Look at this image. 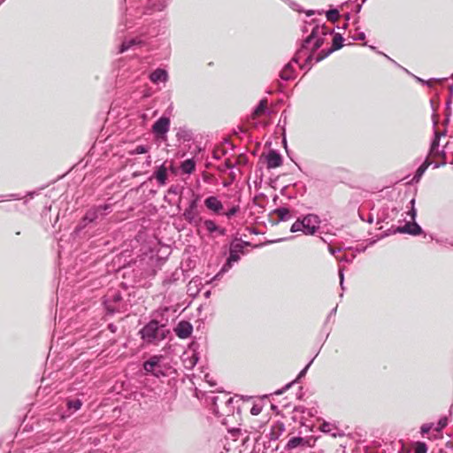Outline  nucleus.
<instances>
[{
	"label": "nucleus",
	"mask_w": 453,
	"mask_h": 453,
	"mask_svg": "<svg viewBox=\"0 0 453 453\" xmlns=\"http://www.w3.org/2000/svg\"><path fill=\"white\" fill-rule=\"evenodd\" d=\"M411 205V211H409V215L411 216V220H415L416 219V216H417V211H416V209L414 207L415 205V199H411V201L410 202Z\"/></svg>",
	"instance_id": "obj_40"
},
{
	"label": "nucleus",
	"mask_w": 453,
	"mask_h": 453,
	"mask_svg": "<svg viewBox=\"0 0 453 453\" xmlns=\"http://www.w3.org/2000/svg\"><path fill=\"white\" fill-rule=\"evenodd\" d=\"M177 136L183 139L184 141L191 140V133L186 129H180V131L177 133Z\"/></svg>",
	"instance_id": "obj_36"
},
{
	"label": "nucleus",
	"mask_w": 453,
	"mask_h": 453,
	"mask_svg": "<svg viewBox=\"0 0 453 453\" xmlns=\"http://www.w3.org/2000/svg\"><path fill=\"white\" fill-rule=\"evenodd\" d=\"M138 43H140V42H137L135 39H130L127 41H124L120 45L119 53H123V52L128 50L133 46H134Z\"/></svg>",
	"instance_id": "obj_30"
},
{
	"label": "nucleus",
	"mask_w": 453,
	"mask_h": 453,
	"mask_svg": "<svg viewBox=\"0 0 453 453\" xmlns=\"http://www.w3.org/2000/svg\"><path fill=\"white\" fill-rule=\"evenodd\" d=\"M298 62H299V60L297 62H296L292 59L289 63H288L283 67V69L281 70V72L280 73V78L284 81H290V80L294 79L296 77V75H295V69L293 67V63L297 64Z\"/></svg>",
	"instance_id": "obj_15"
},
{
	"label": "nucleus",
	"mask_w": 453,
	"mask_h": 453,
	"mask_svg": "<svg viewBox=\"0 0 453 453\" xmlns=\"http://www.w3.org/2000/svg\"><path fill=\"white\" fill-rule=\"evenodd\" d=\"M396 232L401 234H409L411 235H418L422 234L423 230L421 226L413 220L412 222H407L403 226H398Z\"/></svg>",
	"instance_id": "obj_9"
},
{
	"label": "nucleus",
	"mask_w": 453,
	"mask_h": 453,
	"mask_svg": "<svg viewBox=\"0 0 453 453\" xmlns=\"http://www.w3.org/2000/svg\"><path fill=\"white\" fill-rule=\"evenodd\" d=\"M365 250H366V247H363V248H358V249H357V251H358V252H364Z\"/></svg>",
	"instance_id": "obj_56"
},
{
	"label": "nucleus",
	"mask_w": 453,
	"mask_h": 453,
	"mask_svg": "<svg viewBox=\"0 0 453 453\" xmlns=\"http://www.w3.org/2000/svg\"><path fill=\"white\" fill-rule=\"evenodd\" d=\"M285 431V426L283 423L278 422L275 425H273L271 428V432L269 434V438L272 441H276L280 438V436L283 434Z\"/></svg>",
	"instance_id": "obj_21"
},
{
	"label": "nucleus",
	"mask_w": 453,
	"mask_h": 453,
	"mask_svg": "<svg viewBox=\"0 0 453 453\" xmlns=\"http://www.w3.org/2000/svg\"><path fill=\"white\" fill-rule=\"evenodd\" d=\"M168 79V73L165 70L157 68L150 75V80L153 83L165 82Z\"/></svg>",
	"instance_id": "obj_17"
},
{
	"label": "nucleus",
	"mask_w": 453,
	"mask_h": 453,
	"mask_svg": "<svg viewBox=\"0 0 453 453\" xmlns=\"http://www.w3.org/2000/svg\"><path fill=\"white\" fill-rule=\"evenodd\" d=\"M450 104H451V100H450V99H449V100L447 101V104H446V105H447V110H448L449 111H450Z\"/></svg>",
	"instance_id": "obj_54"
},
{
	"label": "nucleus",
	"mask_w": 453,
	"mask_h": 453,
	"mask_svg": "<svg viewBox=\"0 0 453 453\" xmlns=\"http://www.w3.org/2000/svg\"><path fill=\"white\" fill-rule=\"evenodd\" d=\"M310 365H311V363H310V364H308V365H306V366H305V367H304V368L300 372V373H299V375H298V377H299V378H300V377H303V376L306 373V372H307V370H308V368H309Z\"/></svg>",
	"instance_id": "obj_48"
},
{
	"label": "nucleus",
	"mask_w": 453,
	"mask_h": 453,
	"mask_svg": "<svg viewBox=\"0 0 453 453\" xmlns=\"http://www.w3.org/2000/svg\"><path fill=\"white\" fill-rule=\"evenodd\" d=\"M169 193L176 194L177 193L176 188H173V187L170 188Z\"/></svg>",
	"instance_id": "obj_55"
},
{
	"label": "nucleus",
	"mask_w": 453,
	"mask_h": 453,
	"mask_svg": "<svg viewBox=\"0 0 453 453\" xmlns=\"http://www.w3.org/2000/svg\"><path fill=\"white\" fill-rule=\"evenodd\" d=\"M235 261L234 260H230L229 257H227L226 259V262L224 264V265L222 266V268L220 269V271L211 279V281H213V280H219V278L226 272H228L232 266H233V264L234 263Z\"/></svg>",
	"instance_id": "obj_26"
},
{
	"label": "nucleus",
	"mask_w": 453,
	"mask_h": 453,
	"mask_svg": "<svg viewBox=\"0 0 453 453\" xmlns=\"http://www.w3.org/2000/svg\"><path fill=\"white\" fill-rule=\"evenodd\" d=\"M449 115H450V112H448L447 113V116H446V119H445V123H448L449 120Z\"/></svg>",
	"instance_id": "obj_58"
},
{
	"label": "nucleus",
	"mask_w": 453,
	"mask_h": 453,
	"mask_svg": "<svg viewBox=\"0 0 453 453\" xmlns=\"http://www.w3.org/2000/svg\"><path fill=\"white\" fill-rule=\"evenodd\" d=\"M338 259H339L340 261L350 262V260H349V259H348L346 256L342 257H339Z\"/></svg>",
	"instance_id": "obj_52"
},
{
	"label": "nucleus",
	"mask_w": 453,
	"mask_h": 453,
	"mask_svg": "<svg viewBox=\"0 0 453 453\" xmlns=\"http://www.w3.org/2000/svg\"><path fill=\"white\" fill-rule=\"evenodd\" d=\"M303 222V234L313 235L319 227L320 219L316 214H308L302 218Z\"/></svg>",
	"instance_id": "obj_4"
},
{
	"label": "nucleus",
	"mask_w": 453,
	"mask_h": 453,
	"mask_svg": "<svg viewBox=\"0 0 453 453\" xmlns=\"http://www.w3.org/2000/svg\"><path fill=\"white\" fill-rule=\"evenodd\" d=\"M444 135H445V131H443V132H439L437 130L434 131V137L431 143L430 153H434L435 150H437V148H439V144H440V138Z\"/></svg>",
	"instance_id": "obj_28"
},
{
	"label": "nucleus",
	"mask_w": 453,
	"mask_h": 453,
	"mask_svg": "<svg viewBox=\"0 0 453 453\" xmlns=\"http://www.w3.org/2000/svg\"><path fill=\"white\" fill-rule=\"evenodd\" d=\"M162 357L160 356H153L148 361L144 362L143 369L146 372H150L155 376L158 377L161 372V370H157L158 367V364Z\"/></svg>",
	"instance_id": "obj_11"
},
{
	"label": "nucleus",
	"mask_w": 453,
	"mask_h": 453,
	"mask_svg": "<svg viewBox=\"0 0 453 453\" xmlns=\"http://www.w3.org/2000/svg\"><path fill=\"white\" fill-rule=\"evenodd\" d=\"M321 241L324 242H327V241L326 239H324L323 237H320Z\"/></svg>",
	"instance_id": "obj_64"
},
{
	"label": "nucleus",
	"mask_w": 453,
	"mask_h": 453,
	"mask_svg": "<svg viewBox=\"0 0 453 453\" xmlns=\"http://www.w3.org/2000/svg\"><path fill=\"white\" fill-rule=\"evenodd\" d=\"M197 360H198L197 357L196 355H193V357L189 360L190 367H193L196 364Z\"/></svg>",
	"instance_id": "obj_46"
},
{
	"label": "nucleus",
	"mask_w": 453,
	"mask_h": 453,
	"mask_svg": "<svg viewBox=\"0 0 453 453\" xmlns=\"http://www.w3.org/2000/svg\"><path fill=\"white\" fill-rule=\"evenodd\" d=\"M266 109H267V100L266 99H262L259 102L258 105L254 110L253 116L254 117H258V116L264 114L265 112Z\"/></svg>",
	"instance_id": "obj_29"
},
{
	"label": "nucleus",
	"mask_w": 453,
	"mask_h": 453,
	"mask_svg": "<svg viewBox=\"0 0 453 453\" xmlns=\"http://www.w3.org/2000/svg\"><path fill=\"white\" fill-rule=\"evenodd\" d=\"M149 151V148L147 146H144V145H139L137 146L134 151L132 152V154H143V153H147Z\"/></svg>",
	"instance_id": "obj_39"
},
{
	"label": "nucleus",
	"mask_w": 453,
	"mask_h": 453,
	"mask_svg": "<svg viewBox=\"0 0 453 453\" xmlns=\"http://www.w3.org/2000/svg\"><path fill=\"white\" fill-rule=\"evenodd\" d=\"M434 427V423H426V424H423L420 427V432L421 434L424 435L427 433H429V431Z\"/></svg>",
	"instance_id": "obj_38"
},
{
	"label": "nucleus",
	"mask_w": 453,
	"mask_h": 453,
	"mask_svg": "<svg viewBox=\"0 0 453 453\" xmlns=\"http://www.w3.org/2000/svg\"><path fill=\"white\" fill-rule=\"evenodd\" d=\"M438 123V119H437V115L435 113L433 114V124H434V127H436Z\"/></svg>",
	"instance_id": "obj_51"
},
{
	"label": "nucleus",
	"mask_w": 453,
	"mask_h": 453,
	"mask_svg": "<svg viewBox=\"0 0 453 453\" xmlns=\"http://www.w3.org/2000/svg\"><path fill=\"white\" fill-rule=\"evenodd\" d=\"M361 8H362V4H358V5L357 6L356 12H359L361 11Z\"/></svg>",
	"instance_id": "obj_57"
},
{
	"label": "nucleus",
	"mask_w": 453,
	"mask_h": 453,
	"mask_svg": "<svg viewBox=\"0 0 453 453\" xmlns=\"http://www.w3.org/2000/svg\"><path fill=\"white\" fill-rule=\"evenodd\" d=\"M5 197H6V200H18V199H20V197H19V196L16 195V194H10V195L6 196Z\"/></svg>",
	"instance_id": "obj_45"
},
{
	"label": "nucleus",
	"mask_w": 453,
	"mask_h": 453,
	"mask_svg": "<svg viewBox=\"0 0 453 453\" xmlns=\"http://www.w3.org/2000/svg\"><path fill=\"white\" fill-rule=\"evenodd\" d=\"M145 2L144 4V9L147 12H162L164 11L167 4L169 0H143Z\"/></svg>",
	"instance_id": "obj_10"
},
{
	"label": "nucleus",
	"mask_w": 453,
	"mask_h": 453,
	"mask_svg": "<svg viewBox=\"0 0 453 453\" xmlns=\"http://www.w3.org/2000/svg\"><path fill=\"white\" fill-rule=\"evenodd\" d=\"M183 217L185 220H187L190 224L196 223L198 220H201V219L198 217V212L196 211L190 210L188 208L184 211Z\"/></svg>",
	"instance_id": "obj_22"
},
{
	"label": "nucleus",
	"mask_w": 453,
	"mask_h": 453,
	"mask_svg": "<svg viewBox=\"0 0 453 453\" xmlns=\"http://www.w3.org/2000/svg\"><path fill=\"white\" fill-rule=\"evenodd\" d=\"M343 38L340 34H335L333 38V45L328 50H322L316 58V62H319L328 57L334 51L342 47Z\"/></svg>",
	"instance_id": "obj_6"
},
{
	"label": "nucleus",
	"mask_w": 453,
	"mask_h": 453,
	"mask_svg": "<svg viewBox=\"0 0 453 453\" xmlns=\"http://www.w3.org/2000/svg\"><path fill=\"white\" fill-rule=\"evenodd\" d=\"M448 424H449V418H448V417H446V416L441 417V418L439 419V421H438V423H437L436 426L434 427V430H435L436 432H441V430H442L443 428H445V427L448 426Z\"/></svg>",
	"instance_id": "obj_33"
},
{
	"label": "nucleus",
	"mask_w": 453,
	"mask_h": 453,
	"mask_svg": "<svg viewBox=\"0 0 453 453\" xmlns=\"http://www.w3.org/2000/svg\"><path fill=\"white\" fill-rule=\"evenodd\" d=\"M216 232H218L220 235H225L226 233V230L225 228H221L219 226V229Z\"/></svg>",
	"instance_id": "obj_50"
},
{
	"label": "nucleus",
	"mask_w": 453,
	"mask_h": 453,
	"mask_svg": "<svg viewBox=\"0 0 453 453\" xmlns=\"http://www.w3.org/2000/svg\"><path fill=\"white\" fill-rule=\"evenodd\" d=\"M267 168H276L282 165V157L280 153L275 150H270L266 156Z\"/></svg>",
	"instance_id": "obj_13"
},
{
	"label": "nucleus",
	"mask_w": 453,
	"mask_h": 453,
	"mask_svg": "<svg viewBox=\"0 0 453 453\" xmlns=\"http://www.w3.org/2000/svg\"><path fill=\"white\" fill-rule=\"evenodd\" d=\"M427 452V446L425 442H417L414 453H426Z\"/></svg>",
	"instance_id": "obj_37"
},
{
	"label": "nucleus",
	"mask_w": 453,
	"mask_h": 453,
	"mask_svg": "<svg viewBox=\"0 0 453 453\" xmlns=\"http://www.w3.org/2000/svg\"><path fill=\"white\" fill-rule=\"evenodd\" d=\"M248 245H250V242H233L230 245V252L228 257L230 260L238 262L240 260L239 253H242L244 247Z\"/></svg>",
	"instance_id": "obj_8"
},
{
	"label": "nucleus",
	"mask_w": 453,
	"mask_h": 453,
	"mask_svg": "<svg viewBox=\"0 0 453 453\" xmlns=\"http://www.w3.org/2000/svg\"><path fill=\"white\" fill-rule=\"evenodd\" d=\"M110 296H107V299L104 302L105 308L109 313H114L119 311V307L115 304H112V303H117L120 302L121 296L119 294H114L112 296V300L110 299Z\"/></svg>",
	"instance_id": "obj_18"
},
{
	"label": "nucleus",
	"mask_w": 453,
	"mask_h": 453,
	"mask_svg": "<svg viewBox=\"0 0 453 453\" xmlns=\"http://www.w3.org/2000/svg\"><path fill=\"white\" fill-rule=\"evenodd\" d=\"M280 221H287L291 218L290 211L286 207H280L274 211Z\"/></svg>",
	"instance_id": "obj_25"
},
{
	"label": "nucleus",
	"mask_w": 453,
	"mask_h": 453,
	"mask_svg": "<svg viewBox=\"0 0 453 453\" xmlns=\"http://www.w3.org/2000/svg\"><path fill=\"white\" fill-rule=\"evenodd\" d=\"M234 399L232 397H226V395L220 396H214L212 398V411L218 415L219 414V402L221 403H225L226 407H229L230 404H232Z\"/></svg>",
	"instance_id": "obj_14"
},
{
	"label": "nucleus",
	"mask_w": 453,
	"mask_h": 453,
	"mask_svg": "<svg viewBox=\"0 0 453 453\" xmlns=\"http://www.w3.org/2000/svg\"><path fill=\"white\" fill-rule=\"evenodd\" d=\"M167 334L168 330L165 326L159 325L156 319L150 320L140 330L141 338L148 344H157L166 337Z\"/></svg>",
	"instance_id": "obj_2"
},
{
	"label": "nucleus",
	"mask_w": 453,
	"mask_h": 453,
	"mask_svg": "<svg viewBox=\"0 0 453 453\" xmlns=\"http://www.w3.org/2000/svg\"><path fill=\"white\" fill-rule=\"evenodd\" d=\"M349 16H350V15H349V13L346 14V17H345V18H346V20H347V21L349 19Z\"/></svg>",
	"instance_id": "obj_63"
},
{
	"label": "nucleus",
	"mask_w": 453,
	"mask_h": 453,
	"mask_svg": "<svg viewBox=\"0 0 453 453\" xmlns=\"http://www.w3.org/2000/svg\"><path fill=\"white\" fill-rule=\"evenodd\" d=\"M239 431H240L239 429H236V430H233V431H232V433H233L234 434H235L239 433Z\"/></svg>",
	"instance_id": "obj_62"
},
{
	"label": "nucleus",
	"mask_w": 453,
	"mask_h": 453,
	"mask_svg": "<svg viewBox=\"0 0 453 453\" xmlns=\"http://www.w3.org/2000/svg\"><path fill=\"white\" fill-rule=\"evenodd\" d=\"M333 30L327 27L326 25L319 26L316 25L311 35L303 42L301 48L297 50L293 58V60L297 62L303 56H306V60L303 65L300 67L305 68L310 64L313 58V52L319 50L324 43L325 36L331 35Z\"/></svg>",
	"instance_id": "obj_1"
},
{
	"label": "nucleus",
	"mask_w": 453,
	"mask_h": 453,
	"mask_svg": "<svg viewBox=\"0 0 453 453\" xmlns=\"http://www.w3.org/2000/svg\"><path fill=\"white\" fill-rule=\"evenodd\" d=\"M262 411V406L259 404H254L250 410V413L254 416L260 414Z\"/></svg>",
	"instance_id": "obj_41"
},
{
	"label": "nucleus",
	"mask_w": 453,
	"mask_h": 453,
	"mask_svg": "<svg viewBox=\"0 0 453 453\" xmlns=\"http://www.w3.org/2000/svg\"><path fill=\"white\" fill-rule=\"evenodd\" d=\"M314 13H315V12H314V11H309V12H307V16H311V15H313Z\"/></svg>",
	"instance_id": "obj_59"
},
{
	"label": "nucleus",
	"mask_w": 453,
	"mask_h": 453,
	"mask_svg": "<svg viewBox=\"0 0 453 453\" xmlns=\"http://www.w3.org/2000/svg\"><path fill=\"white\" fill-rule=\"evenodd\" d=\"M310 446L309 441L303 437H293L291 438L287 445L285 446V449L291 450L297 447H308Z\"/></svg>",
	"instance_id": "obj_16"
},
{
	"label": "nucleus",
	"mask_w": 453,
	"mask_h": 453,
	"mask_svg": "<svg viewBox=\"0 0 453 453\" xmlns=\"http://www.w3.org/2000/svg\"><path fill=\"white\" fill-rule=\"evenodd\" d=\"M196 163L193 159H187L181 163L180 169L184 173L190 174L195 171Z\"/></svg>",
	"instance_id": "obj_24"
},
{
	"label": "nucleus",
	"mask_w": 453,
	"mask_h": 453,
	"mask_svg": "<svg viewBox=\"0 0 453 453\" xmlns=\"http://www.w3.org/2000/svg\"><path fill=\"white\" fill-rule=\"evenodd\" d=\"M203 226L205 229L211 234L216 232L219 229V226L211 219H205L203 221Z\"/></svg>",
	"instance_id": "obj_31"
},
{
	"label": "nucleus",
	"mask_w": 453,
	"mask_h": 453,
	"mask_svg": "<svg viewBox=\"0 0 453 453\" xmlns=\"http://www.w3.org/2000/svg\"><path fill=\"white\" fill-rule=\"evenodd\" d=\"M214 157H215L216 158H219V154H218V152H217V151H215V152H214Z\"/></svg>",
	"instance_id": "obj_61"
},
{
	"label": "nucleus",
	"mask_w": 453,
	"mask_h": 453,
	"mask_svg": "<svg viewBox=\"0 0 453 453\" xmlns=\"http://www.w3.org/2000/svg\"><path fill=\"white\" fill-rule=\"evenodd\" d=\"M429 156L432 157H441L442 158L441 162H435L434 164V168L441 167L446 164V152L444 151V150H439V148H437V150H435L434 153L429 152Z\"/></svg>",
	"instance_id": "obj_23"
},
{
	"label": "nucleus",
	"mask_w": 453,
	"mask_h": 453,
	"mask_svg": "<svg viewBox=\"0 0 453 453\" xmlns=\"http://www.w3.org/2000/svg\"><path fill=\"white\" fill-rule=\"evenodd\" d=\"M192 284H195V286H196V280H191L188 284V291H190L191 289V287H192Z\"/></svg>",
	"instance_id": "obj_53"
},
{
	"label": "nucleus",
	"mask_w": 453,
	"mask_h": 453,
	"mask_svg": "<svg viewBox=\"0 0 453 453\" xmlns=\"http://www.w3.org/2000/svg\"><path fill=\"white\" fill-rule=\"evenodd\" d=\"M197 200H198V197H196V199L192 200V201L189 203L188 209L196 211V208H197Z\"/></svg>",
	"instance_id": "obj_43"
},
{
	"label": "nucleus",
	"mask_w": 453,
	"mask_h": 453,
	"mask_svg": "<svg viewBox=\"0 0 453 453\" xmlns=\"http://www.w3.org/2000/svg\"><path fill=\"white\" fill-rule=\"evenodd\" d=\"M328 250H329V252H330L332 255H334H334L336 254V252H339V251L341 250V249H334V248H333V247L329 246V247H328Z\"/></svg>",
	"instance_id": "obj_47"
},
{
	"label": "nucleus",
	"mask_w": 453,
	"mask_h": 453,
	"mask_svg": "<svg viewBox=\"0 0 453 453\" xmlns=\"http://www.w3.org/2000/svg\"><path fill=\"white\" fill-rule=\"evenodd\" d=\"M154 177L160 186H164L167 180V168L165 164L161 165L154 173Z\"/></svg>",
	"instance_id": "obj_19"
},
{
	"label": "nucleus",
	"mask_w": 453,
	"mask_h": 453,
	"mask_svg": "<svg viewBox=\"0 0 453 453\" xmlns=\"http://www.w3.org/2000/svg\"><path fill=\"white\" fill-rule=\"evenodd\" d=\"M110 208V205L105 204L104 206H98L93 209L88 210L85 216L83 217L81 222L77 226V230L80 231L84 228L87 223H91L96 221L100 216H104V211H107Z\"/></svg>",
	"instance_id": "obj_3"
},
{
	"label": "nucleus",
	"mask_w": 453,
	"mask_h": 453,
	"mask_svg": "<svg viewBox=\"0 0 453 453\" xmlns=\"http://www.w3.org/2000/svg\"><path fill=\"white\" fill-rule=\"evenodd\" d=\"M204 206L214 214L221 215L224 211V205L218 196H211L205 198Z\"/></svg>",
	"instance_id": "obj_7"
},
{
	"label": "nucleus",
	"mask_w": 453,
	"mask_h": 453,
	"mask_svg": "<svg viewBox=\"0 0 453 453\" xmlns=\"http://www.w3.org/2000/svg\"><path fill=\"white\" fill-rule=\"evenodd\" d=\"M170 129V119L168 117L159 118L152 126V132L160 138H165Z\"/></svg>",
	"instance_id": "obj_5"
},
{
	"label": "nucleus",
	"mask_w": 453,
	"mask_h": 453,
	"mask_svg": "<svg viewBox=\"0 0 453 453\" xmlns=\"http://www.w3.org/2000/svg\"><path fill=\"white\" fill-rule=\"evenodd\" d=\"M82 406V402L80 399H68L66 401L67 410L72 413L77 411Z\"/></svg>",
	"instance_id": "obj_27"
},
{
	"label": "nucleus",
	"mask_w": 453,
	"mask_h": 453,
	"mask_svg": "<svg viewBox=\"0 0 453 453\" xmlns=\"http://www.w3.org/2000/svg\"><path fill=\"white\" fill-rule=\"evenodd\" d=\"M339 279H340V286H341V288L342 290H344V286H343V282H344V274H343V268H340L339 269Z\"/></svg>",
	"instance_id": "obj_42"
},
{
	"label": "nucleus",
	"mask_w": 453,
	"mask_h": 453,
	"mask_svg": "<svg viewBox=\"0 0 453 453\" xmlns=\"http://www.w3.org/2000/svg\"><path fill=\"white\" fill-rule=\"evenodd\" d=\"M226 167H228V168H231V167H232V165L229 163V161H228V160H226Z\"/></svg>",
	"instance_id": "obj_60"
},
{
	"label": "nucleus",
	"mask_w": 453,
	"mask_h": 453,
	"mask_svg": "<svg viewBox=\"0 0 453 453\" xmlns=\"http://www.w3.org/2000/svg\"><path fill=\"white\" fill-rule=\"evenodd\" d=\"M290 386H291V384H288V385H286V386L284 387V388H283V389L276 391V392H275V394H276V395H280V394H282V393H283V391H285L286 389L289 388H290Z\"/></svg>",
	"instance_id": "obj_49"
},
{
	"label": "nucleus",
	"mask_w": 453,
	"mask_h": 453,
	"mask_svg": "<svg viewBox=\"0 0 453 453\" xmlns=\"http://www.w3.org/2000/svg\"><path fill=\"white\" fill-rule=\"evenodd\" d=\"M193 331L192 325L188 321H180L174 329L177 336L181 339L188 338Z\"/></svg>",
	"instance_id": "obj_12"
},
{
	"label": "nucleus",
	"mask_w": 453,
	"mask_h": 453,
	"mask_svg": "<svg viewBox=\"0 0 453 453\" xmlns=\"http://www.w3.org/2000/svg\"><path fill=\"white\" fill-rule=\"evenodd\" d=\"M326 16L329 21L335 22L339 19L340 14L338 10L331 9L326 12Z\"/></svg>",
	"instance_id": "obj_32"
},
{
	"label": "nucleus",
	"mask_w": 453,
	"mask_h": 453,
	"mask_svg": "<svg viewBox=\"0 0 453 453\" xmlns=\"http://www.w3.org/2000/svg\"><path fill=\"white\" fill-rule=\"evenodd\" d=\"M432 164H433V162L429 158H426L424 161V163L417 169L415 175L413 176V178L411 180V182L418 183L420 180L422 175L425 173V172L428 168V166L431 165Z\"/></svg>",
	"instance_id": "obj_20"
},
{
	"label": "nucleus",
	"mask_w": 453,
	"mask_h": 453,
	"mask_svg": "<svg viewBox=\"0 0 453 453\" xmlns=\"http://www.w3.org/2000/svg\"><path fill=\"white\" fill-rule=\"evenodd\" d=\"M303 222L302 221V219H297L296 222L293 223L291 226L290 231L292 233L302 231L303 233Z\"/></svg>",
	"instance_id": "obj_34"
},
{
	"label": "nucleus",
	"mask_w": 453,
	"mask_h": 453,
	"mask_svg": "<svg viewBox=\"0 0 453 453\" xmlns=\"http://www.w3.org/2000/svg\"><path fill=\"white\" fill-rule=\"evenodd\" d=\"M354 40L363 41L365 39V35L364 32H359L357 35L353 37Z\"/></svg>",
	"instance_id": "obj_44"
},
{
	"label": "nucleus",
	"mask_w": 453,
	"mask_h": 453,
	"mask_svg": "<svg viewBox=\"0 0 453 453\" xmlns=\"http://www.w3.org/2000/svg\"><path fill=\"white\" fill-rule=\"evenodd\" d=\"M240 211V207L238 205H234L230 208L227 211H224L221 215H225L227 219H231Z\"/></svg>",
	"instance_id": "obj_35"
}]
</instances>
